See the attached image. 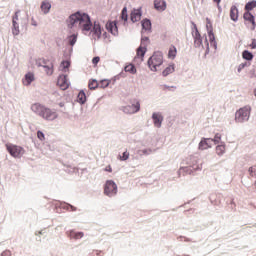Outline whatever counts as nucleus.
I'll return each mask as SVG.
<instances>
[{"label":"nucleus","mask_w":256,"mask_h":256,"mask_svg":"<svg viewBox=\"0 0 256 256\" xmlns=\"http://www.w3.org/2000/svg\"><path fill=\"white\" fill-rule=\"evenodd\" d=\"M245 67H247V62L240 64L238 66V73H241V71H243V69H245Z\"/></svg>","instance_id":"c03bdc74"},{"label":"nucleus","mask_w":256,"mask_h":256,"mask_svg":"<svg viewBox=\"0 0 256 256\" xmlns=\"http://www.w3.org/2000/svg\"><path fill=\"white\" fill-rule=\"evenodd\" d=\"M206 29L208 31V37L210 44L214 46V49H217V42H215V34H213V24L209 18H206Z\"/></svg>","instance_id":"6e6552de"},{"label":"nucleus","mask_w":256,"mask_h":256,"mask_svg":"<svg viewBox=\"0 0 256 256\" xmlns=\"http://www.w3.org/2000/svg\"><path fill=\"white\" fill-rule=\"evenodd\" d=\"M251 115V107L244 106L240 108L235 113V121L236 123H244V121H249V117Z\"/></svg>","instance_id":"39448f33"},{"label":"nucleus","mask_w":256,"mask_h":256,"mask_svg":"<svg viewBox=\"0 0 256 256\" xmlns=\"http://www.w3.org/2000/svg\"><path fill=\"white\" fill-rule=\"evenodd\" d=\"M83 232H75V231H71L70 232V237L71 239H83Z\"/></svg>","instance_id":"bb28decb"},{"label":"nucleus","mask_w":256,"mask_h":256,"mask_svg":"<svg viewBox=\"0 0 256 256\" xmlns=\"http://www.w3.org/2000/svg\"><path fill=\"white\" fill-rule=\"evenodd\" d=\"M106 29L108 33H111L112 35H119V29L117 28V22L115 21L107 22Z\"/></svg>","instance_id":"9b49d317"},{"label":"nucleus","mask_w":256,"mask_h":256,"mask_svg":"<svg viewBox=\"0 0 256 256\" xmlns=\"http://www.w3.org/2000/svg\"><path fill=\"white\" fill-rule=\"evenodd\" d=\"M78 101L79 103H85L87 101V96L85 95L84 91H80L78 93Z\"/></svg>","instance_id":"7c9ffc66"},{"label":"nucleus","mask_w":256,"mask_h":256,"mask_svg":"<svg viewBox=\"0 0 256 256\" xmlns=\"http://www.w3.org/2000/svg\"><path fill=\"white\" fill-rule=\"evenodd\" d=\"M68 40L71 46L75 45V43H77V35H71L70 37H68Z\"/></svg>","instance_id":"c9c22d12"},{"label":"nucleus","mask_w":256,"mask_h":256,"mask_svg":"<svg viewBox=\"0 0 256 256\" xmlns=\"http://www.w3.org/2000/svg\"><path fill=\"white\" fill-rule=\"evenodd\" d=\"M145 41H149V38H142L141 46L145 45Z\"/></svg>","instance_id":"09e8293b"},{"label":"nucleus","mask_w":256,"mask_h":256,"mask_svg":"<svg viewBox=\"0 0 256 256\" xmlns=\"http://www.w3.org/2000/svg\"><path fill=\"white\" fill-rule=\"evenodd\" d=\"M43 68H44L46 75L53 74V63H50L49 65H44Z\"/></svg>","instance_id":"c756f323"},{"label":"nucleus","mask_w":256,"mask_h":256,"mask_svg":"<svg viewBox=\"0 0 256 256\" xmlns=\"http://www.w3.org/2000/svg\"><path fill=\"white\" fill-rule=\"evenodd\" d=\"M31 111L42 117V119H46V121H55L57 119V112L39 103L32 104Z\"/></svg>","instance_id":"f03ea898"},{"label":"nucleus","mask_w":256,"mask_h":256,"mask_svg":"<svg viewBox=\"0 0 256 256\" xmlns=\"http://www.w3.org/2000/svg\"><path fill=\"white\" fill-rule=\"evenodd\" d=\"M57 85H59L62 91L69 89V80H67V75H60L58 77Z\"/></svg>","instance_id":"9d476101"},{"label":"nucleus","mask_w":256,"mask_h":256,"mask_svg":"<svg viewBox=\"0 0 256 256\" xmlns=\"http://www.w3.org/2000/svg\"><path fill=\"white\" fill-rule=\"evenodd\" d=\"M104 171H107L108 173H113V168H111V165L106 166Z\"/></svg>","instance_id":"de8ad7c7"},{"label":"nucleus","mask_w":256,"mask_h":256,"mask_svg":"<svg viewBox=\"0 0 256 256\" xmlns=\"http://www.w3.org/2000/svg\"><path fill=\"white\" fill-rule=\"evenodd\" d=\"M174 72H175V64H171L163 70L162 75L163 77H167L168 75H171V73H174Z\"/></svg>","instance_id":"5701e85b"},{"label":"nucleus","mask_w":256,"mask_h":256,"mask_svg":"<svg viewBox=\"0 0 256 256\" xmlns=\"http://www.w3.org/2000/svg\"><path fill=\"white\" fill-rule=\"evenodd\" d=\"M121 19L123 21H127L128 19V16H127V7H124L123 10H122V14H121Z\"/></svg>","instance_id":"e433bc0d"},{"label":"nucleus","mask_w":256,"mask_h":256,"mask_svg":"<svg viewBox=\"0 0 256 256\" xmlns=\"http://www.w3.org/2000/svg\"><path fill=\"white\" fill-rule=\"evenodd\" d=\"M100 87H102L103 89H105V87H109V81L107 80H103L100 82V84H98Z\"/></svg>","instance_id":"a19ab883"},{"label":"nucleus","mask_w":256,"mask_h":256,"mask_svg":"<svg viewBox=\"0 0 256 256\" xmlns=\"http://www.w3.org/2000/svg\"><path fill=\"white\" fill-rule=\"evenodd\" d=\"M120 161H127L129 159V152L125 151L122 156H119Z\"/></svg>","instance_id":"4c0bfd02"},{"label":"nucleus","mask_w":256,"mask_h":256,"mask_svg":"<svg viewBox=\"0 0 256 256\" xmlns=\"http://www.w3.org/2000/svg\"><path fill=\"white\" fill-rule=\"evenodd\" d=\"M92 33L95 39H101V25L94 23Z\"/></svg>","instance_id":"aec40b11"},{"label":"nucleus","mask_w":256,"mask_h":256,"mask_svg":"<svg viewBox=\"0 0 256 256\" xmlns=\"http://www.w3.org/2000/svg\"><path fill=\"white\" fill-rule=\"evenodd\" d=\"M254 95H255V97H256V88L254 89Z\"/></svg>","instance_id":"603ef678"},{"label":"nucleus","mask_w":256,"mask_h":256,"mask_svg":"<svg viewBox=\"0 0 256 256\" xmlns=\"http://www.w3.org/2000/svg\"><path fill=\"white\" fill-rule=\"evenodd\" d=\"M152 119L154 127H157L159 129L163 123V115H161V113H153Z\"/></svg>","instance_id":"4468645a"},{"label":"nucleus","mask_w":256,"mask_h":256,"mask_svg":"<svg viewBox=\"0 0 256 256\" xmlns=\"http://www.w3.org/2000/svg\"><path fill=\"white\" fill-rule=\"evenodd\" d=\"M230 19L232 21H239V9H237V6H231Z\"/></svg>","instance_id":"a211bd4d"},{"label":"nucleus","mask_w":256,"mask_h":256,"mask_svg":"<svg viewBox=\"0 0 256 256\" xmlns=\"http://www.w3.org/2000/svg\"><path fill=\"white\" fill-rule=\"evenodd\" d=\"M40 8L44 15H47V13L51 11V3H49L48 1H43Z\"/></svg>","instance_id":"412c9836"},{"label":"nucleus","mask_w":256,"mask_h":256,"mask_svg":"<svg viewBox=\"0 0 256 256\" xmlns=\"http://www.w3.org/2000/svg\"><path fill=\"white\" fill-rule=\"evenodd\" d=\"M98 86H99V82H97V80H92L88 84L89 89H92V90L97 89Z\"/></svg>","instance_id":"72a5a7b5"},{"label":"nucleus","mask_w":256,"mask_h":256,"mask_svg":"<svg viewBox=\"0 0 256 256\" xmlns=\"http://www.w3.org/2000/svg\"><path fill=\"white\" fill-rule=\"evenodd\" d=\"M132 23H137V21H141V10L135 9L131 13L130 17Z\"/></svg>","instance_id":"6ab92c4d"},{"label":"nucleus","mask_w":256,"mask_h":256,"mask_svg":"<svg viewBox=\"0 0 256 256\" xmlns=\"http://www.w3.org/2000/svg\"><path fill=\"white\" fill-rule=\"evenodd\" d=\"M177 57V48L175 46H171L168 51V59H175Z\"/></svg>","instance_id":"393cba45"},{"label":"nucleus","mask_w":256,"mask_h":256,"mask_svg":"<svg viewBox=\"0 0 256 256\" xmlns=\"http://www.w3.org/2000/svg\"><path fill=\"white\" fill-rule=\"evenodd\" d=\"M33 81H35V74H33L32 72H28L25 76L24 79L22 80L23 85H25L26 87H29V85H31V83H33Z\"/></svg>","instance_id":"2eb2a0df"},{"label":"nucleus","mask_w":256,"mask_h":256,"mask_svg":"<svg viewBox=\"0 0 256 256\" xmlns=\"http://www.w3.org/2000/svg\"><path fill=\"white\" fill-rule=\"evenodd\" d=\"M68 27H70V29L75 27L82 31H91L93 23H91V17H89L87 13L76 12L69 17Z\"/></svg>","instance_id":"f257e3e1"},{"label":"nucleus","mask_w":256,"mask_h":256,"mask_svg":"<svg viewBox=\"0 0 256 256\" xmlns=\"http://www.w3.org/2000/svg\"><path fill=\"white\" fill-rule=\"evenodd\" d=\"M104 193L105 195H108V197H113V195H117V184H115L113 180L106 181Z\"/></svg>","instance_id":"0eeeda50"},{"label":"nucleus","mask_w":256,"mask_h":256,"mask_svg":"<svg viewBox=\"0 0 256 256\" xmlns=\"http://www.w3.org/2000/svg\"><path fill=\"white\" fill-rule=\"evenodd\" d=\"M142 153H143L144 155H149V150H142Z\"/></svg>","instance_id":"8fccbe9b"},{"label":"nucleus","mask_w":256,"mask_h":256,"mask_svg":"<svg viewBox=\"0 0 256 256\" xmlns=\"http://www.w3.org/2000/svg\"><path fill=\"white\" fill-rule=\"evenodd\" d=\"M242 57L246 61H253V53L249 52V50H244L242 52Z\"/></svg>","instance_id":"a878e982"},{"label":"nucleus","mask_w":256,"mask_h":256,"mask_svg":"<svg viewBox=\"0 0 256 256\" xmlns=\"http://www.w3.org/2000/svg\"><path fill=\"white\" fill-rule=\"evenodd\" d=\"M141 109V104L139 102H136L135 104L125 106L123 111L124 113H128L132 115L133 113H138Z\"/></svg>","instance_id":"1a4fd4ad"},{"label":"nucleus","mask_w":256,"mask_h":256,"mask_svg":"<svg viewBox=\"0 0 256 256\" xmlns=\"http://www.w3.org/2000/svg\"><path fill=\"white\" fill-rule=\"evenodd\" d=\"M147 52V48L141 46L137 49L135 60L139 59V61H143V57H145V53Z\"/></svg>","instance_id":"f3484780"},{"label":"nucleus","mask_w":256,"mask_h":256,"mask_svg":"<svg viewBox=\"0 0 256 256\" xmlns=\"http://www.w3.org/2000/svg\"><path fill=\"white\" fill-rule=\"evenodd\" d=\"M6 149L12 157L19 158L25 153V150L21 146L6 144Z\"/></svg>","instance_id":"423d86ee"},{"label":"nucleus","mask_w":256,"mask_h":256,"mask_svg":"<svg viewBox=\"0 0 256 256\" xmlns=\"http://www.w3.org/2000/svg\"><path fill=\"white\" fill-rule=\"evenodd\" d=\"M124 71L126 73H131V75H135V73H137V68H135V65L133 64H128L125 66Z\"/></svg>","instance_id":"b1692460"},{"label":"nucleus","mask_w":256,"mask_h":256,"mask_svg":"<svg viewBox=\"0 0 256 256\" xmlns=\"http://www.w3.org/2000/svg\"><path fill=\"white\" fill-rule=\"evenodd\" d=\"M99 61H101V58H99V56H96L92 59V63L93 65H97L99 63Z\"/></svg>","instance_id":"a18cd8bd"},{"label":"nucleus","mask_w":256,"mask_h":256,"mask_svg":"<svg viewBox=\"0 0 256 256\" xmlns=\"http://www.w3.org/2000/svg\"><path fill=\"white\" fill-rule=\"evenodd\" d=\"M12 24H13V29H12L13 35H19V23L14 22Z\"/></svg>","instance_id":"f704fd0d"},{"label":"nucleus","mask_w":256,"mask_h":256,"mask_svg":"<svg viewBox=\"0 0 256 256\" xmlns=\"http://www.w3.org/2000/svg\"><path fill=\"white\" fill-rule=\"evenodd\" d=\"M173 89H175V86H167V85L162 86V91H172Z\"/></svg>","instance_id":"79ce46f5"},{"label":"nucleus","mask_w":256,"mask_h":256,"mask_svg":"<svg viewBox=\"0 0 256 256\" xmlns=\"http://www.w3.org/2000/svg\"><path fill=\"white\" fill-rule=\"evenodd\" d=\"M142 28L144 31H151V20H143Z\"/></svg>","instance_id":"cd10ccee"},{"label":"nucleus","mask_w":256,"mask_h":256,"mask_svg":"<svg viewBox=\"0 0 256 256\" xmlns=\"http://www.w3.org/2000/svg\"><path fill=\"white\" fill-rule=\"evenodd\" d=\"M163 65V53L154 52V54L148 59V67L150 71H157V67Z\"/></svg>","instance_id":"7ed1b4c3"},{"label":"nucleus","mask_w":256,"mask_h":256,"mask_svg":"<svg viewBox=\"0 0 256 256\" xmlns=\"http://www.w3.org/2000/svg\"><path fill=\"white\" fill-rule=\"evenodd\" d=\"M195 31L192 33L194 37V46L195 47H202L203 49H206V52H209V40L205 38L204 44H203V38H201V33H199V30L197 29V25H194Z\"/></svg>","instance_id":"20e7f679"},{"label":"nucleus","mask_w":256,"mask_h":256,"mask_svg":"<svg viewBox=\"0 0 256 256\" xmlns=\"http://www.w3.org/2000/svg\"><path fill=\"white\" fill-rule=\"evenodd\" d=\"M249 47L252 49H256V40L255 39H252V43L249 44Z\"/></svg>","instance_id":"49530a36"},{"label":"nucleus","mask_w":256,"mask_h":256,"mask_svg":"<svg viewBox=\"0 0 256 256\" xmlns=\"http://www.w3.org/2000/svg\"><path fill=\"white\" fill-rule=\"evenodd\" d=\"M18 21H19V11H17L13 16L12 23H17Z\"/></svg>","instance_id":"37998d69"},{"label":"nucleus","mask_w":256,"mask_h":256,"mask_svg":"<svg viewBox=\"0 0 256 256\" xmlns=\"http://www.w3.org/2000/svg\"><path fill=\"white\" fill-rule=\"evenodd\" d=\"M255 7H256V1H251L245 5V10L249 13V11H253Z\"/></svg>","instance_id":"c85d7f7f"},{"label":"nucleus","mask_w":256,"mask_h":256,"mask_svg":"<svg viewBox=\"0 0 256 256\" xmlns=\"http://www.w3.org/2000/svg\"><path fill=\"white\" fill-rule=\"evenodd\" d=\"M154 8L156 11H165L167 9V2L164 0H154Z\"/></svg>","instance_id":"dca6fc26"},{"label":"nucleus","mask_w":256,"mask_h":256,"mask_svg":"<svg viewBox=\"0 0 256 256\" xmlns=\"http://www.w3.org/2000/svg\"><path fill=\"white\" fill-rule=\"evenodd\" d=\"M214 3H217V5H219V3H221V0H213Z\"/></svg>","instance_id":"3c124183"},{"label":"nucleus","mask_w":256,"mask_h":256,"mask_svg":"<svg viewBox=\"0 0 256 256\" xmlns=\"http://www.w3.org/2000/svg\"><path fill=\"white\" fill-rule=\"evenodd\" d=\"M37 138L39 139V141H45V134L41 132V130H39L37 132Z\"/></svg>","instance_id":"ea45409f"},{"label":"nucleus","mask_w":256,"mask_h":256,"mask_svg":"<svg viewBox=\"0 0 256 256\" xmlns=\"http://www.w3.org/2000/svg\"><path fill=\"white\" fill-rule=\"evenodd\" d=\"M221 142V134H216L214 139H212V143H215V145H217V143Z\"/></svg>","instance_id":"58836bf2"},{"label":"nucleus","mask_w":256,"mask_h":256,"mask_svg":"<svg viewBox=\"0 0 256 256\" xmlns=\"http://www.w3.org/2000/svg\"><path fill=\"white\" fill-rule=\"evenodd\" d=\"M71 67V62L66 60V61H62L61 64H60V68H61V71L63 73H69V68Z\"/></svg>","instance_id":"4be33fe9"},{"label":"nucleus","mask_w":256,"mask_h":256,"mask_svg":"<svg viewBox=\"0 0 256 256\" xmlns=\"http://www.w3.org/2000/svg\"><path fill=\"white\" fill-rule=\"evenodd\" d=\"M248 173H249L250 177H253L254 179H256V165L251 166L248 169Z\"/></svg>","instance_id":"473e14b6"},{"label":"nucleus","mask_w":256,"mask_h":256,"mask_svg":"<svg viewBox=\"0 0 256 256\" xmlns=\"http://www.w3.org/2000/svg\"><path fill=\"white\" fill-rule=\"evenodd\" d=\"M243 17L245 21H248L249 23H251V27H250L251 31H255V27H256L255 16H253V14H251L250 12H245Z\"/></svg>","instance_id":"ddd939ff"},{"label":"nucleus","mask_w":256,"mask_h":256,"mask_svg":"<svg viewBox=\"0 0 256 256\" xmlns=\"http://www.w3.org/2000/svg\"><path fill=\"white\" fill-rule=\"evenodd\" d=\"M216 153L219 156L223 155L225 153V145L221 144V145L216 146Z\"/></svg>","instance_id":"2f4dec72"},{"label":"nucleus","mask_w":256,"mask_h":256,"mask_svg":"<svg viewBox=\"0 0 256 256\" xmlns=\"http://www.w3.org/2000/svg\"><path fill=\"white\" fill-rule=\"evenodd\" d=\"M213 145V138H204L199 143V149L202 151L205 149H210Z\"/></svg>","instance_id":"f8f14e48"},{"label":"nucleus","mask_w":256,"mask_h":256,"mask_svg":"<svg viewBox=\"0 0 256 256\" xmlns=\"http://www.w3.org/2000/svg\"><path fill=\"white\" fill-rule=\"evenodd\" d=\"M71 209H72V211H75V208L73 206H71Z\"/></svg>","instance_id":"864d4df0"}]
</instances>
